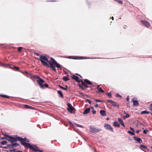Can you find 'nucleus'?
Listing matches in <instances>:
<instances>
[{
	"label": "nucleus",
	"instance_id": "1",
	"mask_svg": "<svg viewBox=\"0 0 152 152\" xmlns=\"http://www.w3.org/2000/svg\"><path fill=\"white\" fill-rule=\"evenodd\" d=\"M18 139L19 141L21 142V144L22 145L27 147L28 148L31 149L32 148L30 147H33L34 145H31V144L28 143V142H30V140L26 137L23 138L19 137Z\"/></svg>",
	"mask_w": 152,
	"mask_h": 152
},
{
	"label": "nucleus",
	"instance_id": "2",
	"mask_svg": "<svg viewBox=\"0 0 152 152\" xmlns=\"http://www.w3.org/2000/svg\"><path fill=\"white\" fill-rule=\"evenodd\" d=\"M39 60L40 61L42 64L45 65L48 67H49V64L47 63L49 62L48 59L46 56L42 55L40 56Z\"/></svg>",
	"mask_w": 152,
	"mask_h": 152
},
{
	"label": "nucleus",
	"instance_id": "3",
	"mask_svg": "<svg viewBox=\"0 0 152 152\" xmlns=\"http://www.w3.org/2000/svg\"><path fill=\"white\" fill-rule=\"evenodd\" d=\"M33 78L37 80V82L39 85L40 87L42 88H44V86L43 83H44V81L40 78L39 76L38 75H34L33 77Z\"/></svg>",
	"mask_w": 152,
	"mask_h": 152
},
{
	"label": "nucleus",
	"instance_id": "4",
	"mask_svg": "<svg viewBox=\"0 0 152 152\" xmlns=\"http://www.w3.org/2000/svg\"><path fill=\"white\" fill-rule=\"evenodd\" d=\"M51 61H49L48 63L49 64V68L50 67L52 69V70L54 71L55 72H56V67H55V66H53L57 62L53 58H51Z\"/></svg>",
	"mask_w": 152,
	"mask_h": 152
},
{
	"label": "nucleus",
	"instance_id": "5",
	"mask_svg": "<svg viewBox=\"0 0 152 152\" xmlns=\"http://www.w3.org/2000/svg\"><path fill=\"white\" fill-rule=\"evenodd\" d=\"M90 130L91 132L95 133L100 131L101 130V129H97L94 127L93 126H90Z\"/></svg>",
	"mask_w": 152,
	"mask_h": 152
},
{
	"label": "nucleus",
	"instance_id": "6",
	"mask_svg": "<svg viewBox=\"0 0 152 152\" xmlns=\"http://www.w3.org/2000/svg\"><path fill=\"white\" fill-rule=\"evenodd\" d=\"M19 138V137L17 136L16 137H13L11 136H10L9 139H7V140L10 141L11 143H12L13 142H16L17 141H19L18 138Z\"/></svg>",
	"mask_w": 152,
	"mask_h": 152
},
{
	"label": "nucleus",
	"instance_id": "7",
	"mask_svg": "<svg viewBox=\"0 0 152 152\" xmlns=\"http://www.w3.org/2000/svg\"><path fill=\"white\" fill-rule=\"evenodd\" d=\"M81 83L79 84V86L82 89L85 90L88 87V86L83 81L81 80Z\"/></svg>",
	"mask_w": 152,
	"mask_h": 152
},
{
	"label": "nucleus",
	"instance_id": "8",
	"mask_svg": "<svg viewBox=\"0 0 152 152\" xmlns=\"http://www.w3.org/2000/svg\"><path fill=\"white\" fill-rule=\"evenodd\" d=\"M107 101L109 103H110L113 106L115 107H117L119 108L120 107V105L118 104L116 102H114L112 100H108Z\"/></svg>",
	"mask_w": 152,
	"mask_h": 152
},
{
	"label": "nucleus",
	"instance_id": "9",
	"mask_svg": "<svg viewBox=\"0 0 152 152\" xmlns=\"http://www.w3.org/2000/svg\"><path fill=\"white\" fill-rule=\"evenodd\" d=\"M30 148H32L31 149L35 152H44L42 150L39 149V147L35 145H34L33 147H31Z\"/></svg>",
	"mask_w": 152,
	"mask_h": 152
},
{
	"label": "nucleus",
	"instance_id": "10",
	"mask_svg": "<svg viewBox=\"0 0 152 152\" xmlns=\"http://www.w3.org/2000/svg\"><path fill=\"white\" fill-rule=\"evenodd\" d=\"M104 127L106 130H110L112 132H114L113 128L109 124H106L104 125Z\"/></svg>",
	"mask_w": 152,
	"mask_h": 152
},
{
	"label": "nucleus",
	"instance_id": "11",
	"mask_svg": "<svg viewBox=\"0 0 152 152\" xmlns=\"http://www.w3.org/2000/svg\"><path fill=\"white\" fill-rule=\"evenodd\" d=\"M140 22H141V23L142 25H144L146 27L148 28L150 26V24L147 21L142 20L140 21Z\"/></svg>",
	"mask_w": 152,
	"mask_h": 152
},
{
	"label": "nucleus",
	"instance_id": "12",
	"mask_svg": "<svg viewBox=\"0 0 152 152\" xmlns=\"http://www.w3.org/2000/svg\"><path fill=\"white\" fill-rule=\"evenodd\" d=\"M101 85H99L97 86V89L98 91H96V92L97 93H99L100 92H101L103 94H104L105 93L104 91L102 89L101 87H99Z\"/></svg>",
	"mask_w": 152,
	"mask_h": 152
},
{
	"label": "nucleus",
	"instance_id": "13",
	"mask_svg": "<svg viewBox=\"0 0 152 152\" xmlns=\"http://www.w3.org/2000/svg\"><path fill=\"white\" fill-rule=\"evenodd\" d=\"M72 77L73 79L75 80L78 83L81 82V81L79 80V77L77 76H75L74 75H72Z\"/></svg>",
	"mask_w": 152,
	"mask_h": 152
},
{
	"label": "nucleus",
	"instance_id": "14",
	"mask_svg": "<svg viewBox=\"0 0 152 152\" xmlns=\"http://www.w3.org/2000/svg\"><path fill=\"white\" fill-rule=\"evenodd\" d=\"M133 138L135 140L138 142L140 143H142V140L140 138L136 136H134V137Z\"/></svg>",
	"mask_w": 152,
	"mask_h": 152
},
{
	"label": "nucleus",
	"instance_id": "15",
	"mask_svg": "<svg viewBox=\"0 0 152 152\" xmlns=\"http://www.w3.org/2000/svg\"><path fill=\"white\" fill-rule=\"evenodd\" d=\"M91 110L90 107H88L84 111L83 114L84 115H86L88 114Z\"/></svg>",
	"mask_w": 152,
	"mask_h": 152
},
{
	"label": "nucleus",
	"instance_id": "16",
	"mask_svg": "<svg viewBox=\"0 0 152 152\" xmlns=\"http://www.w3.org/2000/svg\"><path fill=\"white\" fill-rule=\"evenodd\" d=\"M7 66H9V68H11V69H13V67L14 68L16 69L17 71H18L20 70V69H19V68L18 67H16V66H13L12 65L7 64Z\"/></svg>",
	"mask_w": 152,
	"mask_h": 152
},
{
	"label": "nucleus",
	"instance_id": "17",
	"mask_svg": "<svg viewBox=\"0 0 152 152\" xmlns=\"http://www.w3.org/2000/svg\"><path fill=\"white\" fill-rule=\"evenodd\" d=\"M100 113L101 115L102 116H104L106 115V112L104 110H101L100 111Z\"/></svg>",
	"mask_w": 152,
	"mask_h": 152
},
{
	"label": "nucleus",
	"instance_id": "18",
	"mask_svg": "<svg viewBox=\"0 0 152 152\" xmlns=\"http://www.w3.org/2000/svg\"><path fill=\"white\" fill-rule=\"evenodd\" d=\"M118 121L122 126L124 127H125L123 121L121 118H118Z\"/></svg>",
	"mask_w": 152,
	"mask_h": 152
},
{
	"label": "nucleus",
	"instance_id": "19",
	"mask_svg": "<svg viewBox=\"0 0 152 152\" xmlns=\"http://www.w3.org/2000/svg\"><path fill=\"white\" fill-rule=\"evenodd\" d=\"M24 107L26 109H34V108L33 107L27 104H25L24 105Z\"/></svg>",
	"mask_w": 152,
	"mask_h": 152
},
{
	"label": "nucleus",
	"instance_id": "20",
	"mask_svg": "<svg viewBox=\"0 0 152 152\" xmlns=\"http://www.w3.org/2000/svg\"><path fill=\"white\" fill-rule=\"evenodd\" d=\"M132 101L133 102L134 106H137L138 104V101L137 100H133V99H132Z\"/></svg>",
	"mask_w": 152,
	"mask_h": 152
},
{
	"label": "nucleus",
	"instance_id": "21",
	"mask_svg": "<svg viewBox=\"0 0 152 152\" xmlns=\"http://www.w3.org/2000/svg\"><path fill=\"white\" fill-rule=\"evenodd\" d=\"M58 93V94L59 96L63 98V93L62 91L60 90H59L57 91Z\"/></svg>",
	"mask_w": 152,
	"mask_h": 152
},
{
	"label": "nucleus",
	"instance_id": "22",
	"mask_svg": "<svg viewBox=\"0 0 152 152\" xmlns=\"http://www.w3.org/2000/svg\"><path fill=\"white\" fill-rule=\"evenodd\" d=\"M53 66H55V67H56L57 68L60 69H62L61 67V65L58 64L57 62Z\"/></svg>",
	"mask_w": 152,
	"mask_h": 152
},
{
	"label": "nucleus",
	"instance_id": "23",
	"mask_svg": "<svg viewBox=\"0 0 152 152\" xmlns=\"http://www.w3.org/2000/svg\"><path fill=\"white\" fill-rule=\"evenodd\" d=\"M84 82L87 84L90 85H91L92 83L87 79L84 80Z\"/></svg>",
	"mask_w": 152,
	"mask_h": 152
},
{
	"label": "nucleus",
	"instance_id": "24",
	"mask_svg": "<svg viewBox=\"0 0 152 152\" xmlns=\"http://www.w3.org/2000/svg\"><path fill=\"white\" fill-rule=\"evenodd\" d=\"M113 125L114 126L119 127L120 125L119 123L117 121H115L113 123Z\"/></svg>",
	"mask_w": 152,
	"mask_h": 152
},
{
	"label": "nucleus",
	"instance_id": "25",
	"mask_svg": "<svg viewBox=\"0 0 152 152\" xmlns=\"http://www.w3.org/2000/svg\"><path fill=\"white\" fill-rule=\"evenodd\" d=\"M67 105L68 107L67 108H69V109H75V108L72 107V104L69 103H68L67 104Z\"/></svg>",
	"mask_w": 152,
	"mask_h": 152
},
{
	"label": "nucleus",
	"instance_id": "26",
	"mask_svg": "<svg viewBox=\"0 0 152 152\" xmlns=\"http://www.w3.org/2000/svg\"><path fill=\"white\" fill-rule=\"evenodd\" d=\"M58 86L60 87V88L64 90H67L68 88V87L67 85L65 86V88H64L59 85H58Z\"/></svg>",
	"mask_w": 152,
	"mask_h": 152
},
{
	"label": "nucleus",
	"instance_id": "27",
	"mask_svg": "<svg viewBox=\"0 0 152 152\" xmlns=\"http://www.w3.org/2000/svg\"><path fill=\"white\" fill-rule=\"evenodd\" d=\"M79 94L81 95L82 96H83L84 97L87 96L88 97H89V96H88L87 94H84L83 93H81L80 92L79 93Z\"/></svg>",
	"mask_w": 152,
	"mask_h": 152
},
{
	"label": "nucleus",
	"instance_id": "28",
	"mask_svg": "<svg viewBox=\"0 0 152 152\" xmlns=\"http://www.w3.org/2000/svg\"><path fill=\"white\" fill-rule=\"evenodd\" d=\"M63 80L65 81H66L69 80V79L66 76H64L62 78Z\"/></svg>",
	"mask_w": 152,
	"mask_h": 152
},
{
	"label": "nucleus",
	"instance_id": "29",
	"mask_svg": "<svg viewBox=\"0 0 152 152\" xmlns=\"http://www.w3.org/2000/svg\"><path fill=\"white\" fill-rule=\"evenodd\" d=\"M151 113H150V112H149L145 110V111H142L141 113V114H150Z\"/></svg>",
	"mask_w": 152,
	"mask_h": 152
},
{
	"label": "nucleus",
	"instance_id": "30",
	"mask_svg": "<svg viewBox=\"0 0 152 152\" xmlns=\"http://www.w3.org/2000/svg\"><path fill=\"white\" fill-rule=\"evenodd\" d=\"M0 96L1 97H5L8 98H10V97L9 96L5 95L0 94Z\"/></svg>",
	"mask_w": 152,
	"mask_h": 152
},
{
	"label": "nucleus",
	"instance_id": "31",
	"mask_svg": "<svg viewBox=\"0 0 152 152\" xmlns=\"http://www.w3.org/2000/svg\"><path fill=\"white\" fill-rule=\"evenodd\" d=\"M7 142L6 141H3L1 142V144L2 145H4Z\"/></svg>",
	"mask_w": 152,
	"mask_h": 152
},
{
	"label": "nucleus",
	"instance_id": "32",
	"mask_svg": "<svg viewBox=\"0 0 152 152\" xmlns=\"http://www.w3.org/2000/svg\"><path fill=\"white\" fill-rule=\"evenodd\" d=\"M130 117V115L129 114H127L125 116H124L123 117L124 119H125L126 118H128Z\"/></svg>",
	"mask_w": 152,
	"mask_h": 152
},
{
	"label": "nucleus",
	"instance_id": "33",
	"mask_svg": "<svg viewBox=\"0 0 152 152\" xmlns=\"http://www.w3.org/2000/svg\"><path fill=\"white\" fill-rule=\"evenodd\" d=\"M67 110L70 113L72 114V110H74L72 109H69V108H67Z\"/></svg>",
	"mask_w": 152,
	"mask_h": 152
},
{
	"label": "nucleus",
	"instance_id": "34",
	"mask_svg": "<svg viewBox=\"0 0 152 152\" xmlns=\"http://www.w3.org/2000/svg\"><path fill=\"white\" fill-rule=\"evenodd\" d=\"M94 100L96 101L97 102H104L102 100H101L99 99H94Z\"/></svg>",
	"mask_w": 152,
	"mask_h": 152
},
{
	"label": "nucleus",
	"instance_id": "35",
	"mask_svg": "<svg viewBox=\"0 0 152 152\" xmlns=\"http://www.w3.org/2000/svg\"><path fill=\"white\" fill-rule=\"evenodd\" d=\"M128 132L129 134H130L132 135H134L135 134V133L134 132H131V131H129V130L128 131Z\"/></svg>",
	"mask_w": 152,
	"mask_h": 152
},
{
	"label": "nucleus",
	"instance_id": "36",
	"mask_svg": "<svg viewBox=\"0 0 152 152\" xmlns=\"http://www.w3.org/2000/svg\"><path fill=\"white\" fill-rule=\"evenodd\" d=\"M140 146L143 149H147V147L143 144L141 145Z\"/></svg>",
	"mask_w": 152,
	"mask_h": 152
},
{
	"label": "nucleus",
	"instance_id": "37",
	"mask_svg": "<svg viewBox=\"0 0 152 152\" xmlns=\"http://www.w3.org/2000/svg\"><path fill=\"white\" fill-rule=\"evenodd\" d=\"M106 94L110 98H111L112 97V94L110 92L107 93Z\"/></svg>",
	"mask_w": 152,
	"mask_h": 152
},
{
	"label": "nucleus",
	"instance_id": "38",
	"mask_svg": "<svg viewBox=\"0 0 152 152\" xmlns=\"http://www.w3.org/2000/svg\"><path fill=\"white\" fill-rule=\"evenodd\" d=\"M149 130H148L147 129H146L143 131V133L145 134H147V132Z\"/></svg>",
	"mask_w": 152,
	"mask_h": 152
},
{
	"label": "nucleus",
	"instance_id": "39",
	"mask_svg": "<svg viewBox=\"0 0 152 152\" xmlns=\"http://www.w3.org/2000/svg\"><path fill=\"white\" fill-rule=\"evenodd\" d=\"M3 135H4V136H5V137H6V138H10V135H7V134H3Z\"/></svg>",
	"mask_w": 152,
	"mask_h": 152
},
{
	"label": "nucleus",
	"instance_id": "40",
	"mask_svg": "<svg viewBox=\"0 0 152 152\" xmlns=\"http://www.w3.org/2000/svg\"><path fill=\"white\" fill-rule=\"evenodd\" d=\"M11 144L12 145V148L16 147L17 146L15 142H13L12 143H11Z\"/></svg>",
	"mask_w": 152,
	"mask_h": 152
},
{
	"label": "nucleus",
	"instance_id": "41",
	"mask_svg": "<svg viewBox=\"0 0 152 152\" xmlns=\"http://www.w3.org/2000/svg\"><path fill=\"white\" fill-rule=\"evenodd\" d=\"M75 124L76 125H77L78 127H81V128L83 127V125H81L79 124Z\"/></svg>",
	"mask_w": 152,
	"mask_h": 152
},
{
	"label": "nucleus",
	"instance_id": "42",
	"mask_svg": "<svg viewBox=\"0 0 152 152\" xmlns=\"http://www.w3.org/2000/svg\"><path fill=\"white\" fill-rule=\"evenodd\" d=\"M115 1L118 2L119 4H123L122 1L121 0H115Z\"/></svg>",
	"mask_w": 152,
	"mask_h": 152
},
{
	"label": "nucleus",
	"instance_id": "43",
	"mask_svg": "<svg viewBox=\"0 0 152 152\" xmlns=\"http://www.w3.org/2000/svg\"><path fill=\"white\" fill-rule=\"evenodd\" d=\"M7 146L10 149L12 148V144H11V145L8 144V145H7Z\"/></svg>",
	"mask_w": 152,
	"mask_h": 152
},
{
	"label": "nucleus",
	"instance_id": "44",
	"mask_svg": "<svg viewBox=\"0 0 152 152\" xmlns=\"http://www.w3.org/2000/svg\"><path fill=\"white\" fill-rule=\"evenodd\" d=\"M87 58L86 57H78V59H86Z\"/></svg>",
	"mask_w": 152,
	"mask_h": 152
},
{
	"label": "nucleus",
	"instance_id": "45",
	"mask_svg": "<svg viewBox=\"0 0 152 152\" xmlns=\"http://www.w3.org/2000/svg\"><path fill=\"white\" fill-rule=\"evenodd\" d=\"M47 2H54L57 1V0H47Z\"/></svg>",
	"mask_w": 152,
	"mask_h": 152
},
{
	"label": "nucleus",
	"instance_id": "46",
	"mask_svg": "<svg viewBox=\"0 0 152 152\" xmlns=\"http://www.w3.org/2000/svg\"><path fill=\"white\" fill-rule=\"evenodd\" d=\"M16 149H10V152H16Z\"/></svg>",
	"mask_w": 152,
	"mask_h": 152
},
{
	"label": "nucleus",
	"instance_id": "47",
	"mask_svg": "<svg viewBox=\"0 0 152 152\" xmlns=\"http://www.w3.org/2000/svg\"><path fill=\"white\" fill-rule=\"evenodd\" d=\"M116 96L117 97H121V96L119 94L117 93L116 94Z\"/></svg>",
	"mask_w": 152,
	"mask_h": 152
},
{
	"label": "nucleus",
	"instance_id": "48",
	"mask_svg": "<svg viewBox=\"0 0 152 152\" xmlns=\"http://www.w3.org/2000/svg\"><path fill=\"white\" fill-rule=\"evenodd\" d=\"M23 48L22 47H19L18 48V51H21L22 50V49Z\"/></svg>",
	"mask_w": 152,
	"mask_h": 152
},
{
	"label": "nucleus",
	"instance_id": "49",
	"mask_svg": "<svg viewBox=\"0 0 152 152\" xmlns=\"http://www.w3.org/2000/svg\"><path fill=\"white\" fill-rule=\"evenodd\" d=\"M86 100L88 102V103L90 104H91L92 102H91V101L90 100V99H86Z\"/></svg>",
	"mask_w": 152,
	"mask_h": 152
},
{
	"label": "nucleus",
	"instance_id": "50",
	"mask_svg": "<svg viewBox=\"0 0 152 152\" xmlns=\"http://www.w3.org/2000/svg\"><path fill=\"white\" fill-rule=\"evenodd\" d=\"M44 87L48 88L49 86V85L47 84H45L44 85Z\"/></svg>",
	"mask_w": 152,
	"mask_h": 152
},
{
	"label": "nucleus",
	"instance_id": "51",
	"mask_svg": "<svg viewBox=\"0 0 152 152\" xmlns=\"http://www.w3.org/2000/svg\"><path fill=\"white\" fill-rule=\"evenodd\" d=\"M8 138H6V137H1V139L0 140H3V139H6L7 140V139H8Z\"/></svg>",
	"mask_w": 152,
	"mask_h": 152
},
{
	"label": "nucleus",
	"instance_id": "52",
	"mask_svg": "<svg viewBox=\"0 0 152 152\" xmlns=\"http://www.w3.org/2000/svg\"><path fill=\"white\" fill-rule=\"evenodd\" d=\"M130 129L133 132H135V130H134V128H132L131 127H130Z\"/></svg>",
	"mask_w": 152,
	"mask_h": 152
},
{
	"label": "nucleus",
	"instance_id": "53",
	"mask_svg": "<svg viewBox=\"0 0 152 152\" xmlns=\"http://www.w3.org/2000/svg\"><path fill=\"white\" fill-rule=\"evenodd\" d=\"M68 122L70 124V125L71 126H73V124L71 121H69Z\"/></svg>",
	"mask_w": 152,
	"mask_h": 152
},
{
	"label": "nucleus",
	"instance_id": "54",
	"mask_svg": "<svg viewBox=\"0 0 152 152\" xmlns=\"http://www.w3.org/2000/svg\"><path fill=\"white\" fill-rule=\"evenodd\" d=\"M92 113L93 114H95L96 113V111L94 110H93L92 111Z\"/></svg>",
	"mask_w": 152,
	"mask_h": 152
},
{
	"label": "nucleus",
	"instance_id": "55",
	"mask_svg": "<svg viewBox=\"0 0 152 152\" xmlns=\"http://www.w3.org/2000/svg\"><path fill=\"white\" fill-rule=\"evenodd\" d=\"M18 71L20 72H21L23 74H24L25 73H24V72H23V71H22V70H19Z\"/></svg>",
	"mask_w": 152,
	"mask_h": 152
},
{
	"label": "nucleus",
	"instance_id": "56",
	"mask_svg": "<svg viewBox=\"0 0 152 152\" xmlns=\"http://www.w3.org/2000/svg\"><path fill=\"white\" fill-rule=\"evenodd\" d=\"M34 54H35L37 56H40L41 55H39V53H34Z\"/></svg>",
	"mask_w": 152,
	"mask_h": 152
},
{
	"label": "nucleus",
	"instance_id": "57",
	"mask_svg": "<svg viewBox=\"0 0 152 152\" xmlns=\"http://www.w3.org/2000/svg\"><path fill=\"white\" fill-rule=\"evenodd\" d=\"M75 75L78 76L79 77H80L81 78L82 77L81 76L78 74L76 73V74H75Z\"/></svg>",
	"mask_w": 152,
	"mask_h": 152
},
{
	"label": "nucleus",
	"instance_id": "58",
	"mask_svg": "<svg viewBox=\"0 0 152 152\" xmlns=\"http://www.w3.org/2000/svg\"><path fill=\"white\" fill-rule=\"evenodd\" d=\"M73 59H78V57H75L72 58Z\"/></svg>",
	"mask_w": 152,
	"mask_h": 152
},
{
	"label": "nucleus",
	"instance_id": "59",
	"mask_svg": "<svg viewBox=\"0 0 152 152\" xmlns=\"http://www.w3.org/2000/svg\"><path fill=\"white\" fill-rule=\"evenodd\" d=\"M129 96H128L126 98V101L127 102H128L129 101Z\"/></svg>",
	"mask_w": 152,
	"mask_h": 152
},
{
	"label": "nucleus",
	"instance_id": "60",
	"mask_svg": "<svg viewBox=\"0 0 152 152\" xmlns=\"http://www.w3.org/2000/svg\"><path fill=\"white\" fill-rule=\"evenodd\" d=\"M15 142V144H16V146H20V145L18 144V143L16 142Z\"/></svg>",
	"mask_w": 152,
	"mask_h": 152
},
{
	"label": "nucleus",
	"instance_id": "61",
	"mask_svg": "<svg viewBox=\"0 0 152 152\" xmlns=\"http://www.w3.org/2000/svg\"><path fill=\"white\" fill-rule=\"evenodd\" d=\"M24 73L25 74H24V75H25L26 74H28V73L26 71H25L24 72Z\"/></svg>",
	"mask_w": 152,
	"mask_h": 152
},
{
	"label": "nucleus",
	"instance_id": "62",
	"mask_svg": "<svg viewBox=\"0 0 152 152\" xmlns=\"http://www.w3.org/2000/svg\"><path fill=\"white\" fill-rule=\"evenodd\" d=\"M95 107H98V105L96 104L95 105Z\"/></svg>",
	"mask_w": 152,
	"mask_h": 152
},
{
	"label": "nucleus",
	"instance_id": "63",
	"mask_svg": "<svg viewBox=\"0 0 152 152\" xmlns=\"http://www.w3.org/2000/svg\"><path fill=\"white\" fill-rule=\"evenodd\" d=\"M123 111V112H124V114H126V115L127 114H128L126 113V112L125 111Z\"/></svg>",
	"mask_w": 152,
	"mask_h": 152
},
{
	"label": "nucleus",
	"instance_id": "64",
	"mask_svg": "<svg viewBox=\"0 0 152 152\" xmlns=\"http://www.w3.org/2000/svg\"><path fill=\"white\" fill-rule=\"evenodd\" d=\"M3 148H5V149H7L8 148L6 146H3Z\"/></svg>",
	"mask_w": 152,
	"mask_h": 152
}]
</instances>
